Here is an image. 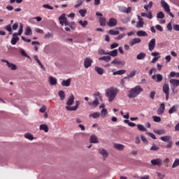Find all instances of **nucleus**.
<instances>
[{"label":"nucleus","mask_w":179,"mask_h":179,"mask_svg":"<svg viewBox=\"0 0 179 179\" xmlns=\"http://www.w3.org/2000/svg\"><path fill=\"white\" fill-rule=\"evenodd\" d=\"M150 163L152 166H157V167H162L163 166V160L160 158L152 159Z\"/></svg>","instance_id":"1a4fd4ad"},{"label":"nucleus","mask_w":179,"mask_h":179,"mask_svg":"<svg viewBox=\"0 0 179 179\" xmlns=\"http://www.w3.org/2000/svg\"><path fill=\"white\" fill-rule=\"evenodd\" d=\"M146 134L148 135V136H150L152 139H156V136H155V134H153V133L147 132Z\"/></svg>","instance_id":"774afa93"},{"label":"nucleus","mask_w":179,"mask_h":179,"mask_svg":"<svg viewBox=\"0 0 179 179\" xmlns=\"http://www.w3.org/2000/svg\"><path fill=\"white\" fill-rule=\"evenodd\" d=\"M155 134H157V135H164L166 134V130L165 129H160V130H154Z\"/></svg>","instance_id":"c9c22d12"},{"label":"nucleus","mask_w":179,"mask_h":179,"mask_svg":"<svg viewBox=\"0 0 179 179\" xmlns=\"http://www.w3.org/2000/svg\"><path fill=\"white\" fill-rule=\"evenodd\" d=\"M34 58L35 61H36L37 64H39L41 68H44V66H43V64L41 63V62H40V59H38V56L34 55Z\"/></svg>","instance_id":"37998d69"},{"label":"nucleus","mask_w":179,"mask_h":179,"mask_svg":"<svg viewBox=\"0 0 179 179\" xmlns=\"http://www.w3.org/2000/svg\"><path fill=\"white\" fill-rule=\"evenodd\" d=\"M100 115V112H94L89 115V118H93L94 120H95L96 118H99Z\"/></svg>","instance_id":"b1692460"},{"label":"nucleus","mask_w":179,"mask_h":179,"mask_svg":"<svg viewBox=\"0 0 179 179\" xmlns=\"http://www.w3.org/2000/svg\"><path fill=\"white\" fill-rule=\"evenodd\" d=\"M136 34L138 37H146L148 34L145 31H138L136 32Z\"/></svg>","instance_id":"2f4dec72"},{"label":"nucleus","mask_w":179,"mask_h":179,"mask_svg":"<svg viewBox=\"0 0 179 179\" xmlns=\"http://www.w3.org/2000/svg\"><path fill=\"white\" fill-rule=\"evenodd\" d=\"M83 3V0H78L77 3L74 6L75 8H79Z\"/></svg>","instance_id":"052dcab7"},{"label":"nucleus","mask_w":179,"mask_h":179,"mask_svg":"<svg viewBox=\"0 0 179 179\" xmlns=\"http://www.w3.org/2000/svg\"><path fill=\"white\" fill-rule=\"evenodd\" d=\"M125 34H120L118 36L115 37V40H122V38L125 36Z\"/></svg>","instance_id":"e2e57ef3"},{"label":"nucleus","mask_w":179,"mask_h":179,"mask_svg":"<svg viewBox=\"0 0 179 179\" xmlns=\"http://www.w3.org/2000/svg\"><path fill=\"white\" fill-rule=\"evenodd\" d=\"M120 12H122L123 13H131L132 12V8L131 7H121L120 8Z\"/></svg>","instance_id":"412c9836"},{"label":"nucleus","mask_w":179,"mask_h":179,"mask_svg":"<svg viewBox=\"0 0 179 179\" xmlns=\"http://www.w3.org/2000/svg\"><path fill=\"white\" fill-rule=\"evenodd\" d=\"M59 23L62 26H68L69 25V22H68V18H66V14L62 13L59 17Z\"/></svg>","instance_id":"0eeeda50"},{"label":"nucleus","mask_w":179,"mask_h":179,"mask_svg":"<svg viewBox=\"0 0 179 179\" xmlns=\"http://www.w3.org/2000/svg\"><path fill=\"white\" fill-rule=\"evenodd\" d=\"M137 19L138 21L137 22L136 27L137 29H142L143 26H145V21H143V18L140 15H137Z\"/></svg>","instance_id":"9d476101"},{"label":"nucleus","mask_w":179,"mask_h":179,"mask_svg":"<svg viewBox=\"0 0 179 179\" xmlns=\"http://www.w3.org/2000/svg\"><path fill=\"white\" fill-rule=\"evenodd\" d=\"M177 108H178V106H172L169 110V114H173V113H176V111H177Z\"/></svg>","instance_id":"e433bc0d"},{"label":"nucleus","mask_w":179,"mask_h":179,"mask_svg":"<svg viewBox=\"0 0 179 179\" xmlns=\"http://www.w3.org/2000/svg\"><path fill=\"white\" fill-rule=\"evenodd\" d=\"M58 95L60 98V100L63 101V100L65 99V92L60 90L58 92Z\"/></svg>","instance_id":"f704fd0d"},{"label":"nucleus","mask_w":179,"mask_h":179,"mask_svg":"<svg viewBox=\"0 0 179 179\" xmlns=\"http://www.w3.org/2000/svg\"><path fill=\"white\" fill-rule=\"evenodd\" d=\"M157 19H164V13L160 11L157 14Z\"/></svg>","instance_id":"3c124183"},{"label":"nucleus","mask_w":179,"mask_h":179,"mask_svg":"<svg viewBox=\"0 0 179 179\" xmlns=\"http://www.w3.org/2000/svg\"><path fill=\"white\" fill-rule=\"evenodd\" d=\"M108 55H110V57H117L118 55V50L117 49H115L113 50H111L110 52H108Z\"/></svg>","instance_id":"bb28decb"},{"label":"nucleus","mask_w":179,"mask_h":179,"mask_svg":"<svg viewBox=\"0 0 179 179\" xmlns=\"http://www.w3.org/2000/svg\"><path fill=\"white\" fill-rule=\"evenodd\" d=\"M161 5H162L164 12L168 13V15H169V16H171V17H174V15L173 13H171V10L170 9V6L169 5V3H167V2H166V1L162 0Z\"/></svg>","instance_id":"423d86ee"},{"label":"nucleus","mask_w":179,"mask_h":179,"mask_svg":"<svg viewBox=\"0 0 179 179\" xmlns=\"http://www.w3.org/2000/svg\"><path fill=\"white\" fill-rule=\"evenodd\" d=\"M155 28L157 29V30H158L159 31H163V27H162L160 24H157L155 26Z\"/></svg>","instance_id":"69168bd1"},{"label":"nucleus","mask_w":179,"mask_h":179,"mask_svg":"<svg viewBox=\"0 0 179 179\" xmlns=\"http://www.w3.org/2000/svg\"><path fill=\"white\" fill-rule=\"evenodd\" d=\"M20 52H21V55L23 57H26L27 58H30V57L29 55H27V54H26V52L24 51V50L23 49H20Z\"/></svg>","instance_id":"6e6d98bb"},{"label":"nucleus","mask_w":179,"mask_h":179,"mask_svg":"<svg viewBox=\"0 0 179 179\" xmlns=\"http://www.w3.org/2000/svg\"><path fill=\"white\" fill-rule=\"evenodd\" d=\"M156 47V39L152 38L148 43V50L149 51H153Z\"/></svg>","instance_id":"f8f14e48"},{"label":"nucleus","mask_w":179,"mask_h":179,"mask_svg":"<svg viewBox=\"0 0 179 179\" xmlns=\"http://www.w3.org/2000/svg\"><path fill=\"white\" fill-rule=\"evenodd\" d=\"M94 71L98 73V75H103V73H104V69L101 67L95 66Z\"/></svg>","instance_id":"a878e982"},{"label":"nucleus","mask_w":179,"mask_h":179,"mask_svg":"<svg viewBox=\"0 0 179 179\" xmlns=\"http://www.w3.org/2000/svg\"><path fill=\"white\" fill-rule=\"evenodd\" d=\"M99 22L101 26H106V17H100Z\"/></svg>","instance_id":"a18cd8bd"},{"label":"nucleus","mask_w":179,"mask_h":179,"mask_svg":"<svg viewBox=\"0 0 179 179\" xmlns=\"http://www.w3.org/2000/svg\"><path fill=\"white\" fill-rule=\"evenodd\" d=\"M118 43H113L110 45V48L111 50H114V48H117V47H118Z\"/></svg>","instance_id":"338daca9"},{"label":"nucleus","mask_w":179,"mask_h":179,"mask_svg":"<svg viewBox=\"0 0 179 179\" xmlns=\"http://www.w3.org/2000/svg\"><path fill=\"white\" fill-rule=\"evenodd\" d=\"M118 89L114 87H110L106 90V96L110 103L114 101L117 94H118Z\"/></svg>","instance_id":"f03ea898"},{"label":"nucleus","mask_w":179,"mask_h":179,"mask_svg":"<svg viewBox=\"0 0 179 179\" xmlns=\"http://www.w3.org/2000/svg\"><path fill=\"white\" fill-rule=\"evenodd\" d=\"M152 79H153V80H155V82H162V80H163V76L162 74H156V75H153L152 76Z\"/></svg>","instance_id":"2eb2a0df"},{"label":"nucleus","mask_w":179,"mask_h":179,"mask_svg":"<svg viewBox=\"0 0 179 179\" xmlns=\"http://www.w3.org/2000/svg\"><path fill=\"white\" fill-rule=\"evenodd\" d=\"M24 136L27 139H29V141H33V139H34V138L33 137V135H31V134L30 133H27L24 135Z\"/></svg>","instance_id":"09e8293b"},{"label":"nucleus","mask_w":179,"mask_h":179,"mask_svg":"<svg viewBox=\"0 0 179 179\" xmlns=\"http://www.w3.org/2000/svg\"><path fill=\"white\" fill-rule=\"evenodd\" d=\"M7 66H8L11 71H16V69H17V66L13 63L7 62Z\"/></svg>","instance_id":"cd10ccee"},{"label":"nucleus","mask_w":179,"mask_h":179,"mask_svg":"<svg viewBox=\"0 0 179 179\" xmlns=\"http://www.w3.org/2000/svg\"><path fill=\"white\" fill-rule=\"evenodd\" d=\"M169 83H170L171 86H172L173 87V90L174 91V89H176V87H178V86H179V80L171 79L169 80Z\"/></svg>","instance_id":"ddd939ff"},{"label":"nucleus","mask_w":179,"mask_h":179,"mask_svg":"<svg viewBox=\"0 0 179 179\" xmlns=\"http://www.w3.org/2000/svg\"><path fill=\"white\" fill-rule=\"evenodd\" d=\"M90 141L91 143H99V140L97 139V136L94 135L91 136Z\"/></svg>","instance_id":"72a5a7b5"},{"label":"nucleus","mask_w":179,"mask_h":179,"mask_svg":"<svg viewBox=\"0 0 179 179\" xmlns=\"http://www.w3.org/2000/svg\"><path fill=\"white\" fill-rule=\"evenodd\" d=\"M141 141H142V142H143V143H145V145H148V143H149V141H148L146 137H145V136L141 135Z\"/></svg>","instance_id":"5fc2aeb1"},{"label":"nucleus","mask_w":179,"mask_h":179,"mask_svg":"<svg viewBox=\"0 0 179 179\" xmlns=\"http://www.w3.org/2000/svg\"><path fill=\"white\" fill-rule=\"evenodd\" d=\"M99 61H104L105 62H110V61H111V57L103 56L99 58Z\"/></svg>","instance_id":"393cba45"},{"label":"nucleus","mask_w":179,"mask_h":179,"mask_svg":"<svg viewBox=\"0 0 179 179\" xmlns=\"http://www.w3.org/2000/svg\"><path fill=\"white\" fill-rule=\"evenodd\" d=\"M78 23L80 26H82L84 29L86 28V26H87L88 22L86 20H80L78 21Z\"/></svg>","instance_id":"ea45409f"},{"label":"nucleus","mask_w":179,"mask_h":179,"mask_svg":"<svg viewBox=\"0 0 179 179\" xmlns=\"http://www.w3.org/2000/svg\"><path fill=\"white\" fill-rule=\"evenodd\" d=\"M112 64H115V65H125V62H121L120 60H118V59H115L112 62Z\"/></svg>","instance_id":"7c9ffc66"},{"label":"nucleus","mask_w":179,"mask_h":179,"mask_svg":"<svg viewBox=\"0 0 179 179\" xmlns=\"http://www.w3.org/2000/svg\"><path fill=\"white\" fill-rule=\"evenodd\" d=\"M159 146H157L155 144H153L152 145V147L150 148V150H152V151H157V150H159Z\"/></svg>","instance_id":"4d7b16f0"},{"label":"nucleus","mask_w":179,"mask_h":179,"mask_svg":"<svg viewBox=\"0 0 179 179\" xmlns=\"http://www.w3.org/2000/svg\"><path fill=\"white\" fill-rule=\"evenodd\" d=\"M142 41L139 38H134L131 39L129 42V44L131 47H133V45H135V44H139Z\"/></svg>","instance_id":"a211bd4d"},{"label":"nucleus","mask_w":179,"mask_h":179,"mask_svg":"<svg viewBox=\"0 0 179 179\" xmlns=\"http://www.w3.org/2000/svg\"><path fill=\"white\" fill-rule=\"evenodd\" d=\"M152 120L155 122H160L162 121V118L159 116H152Z\"/></svg>","instance_id":"603ef678"},{"label":"nucleus","mask_w":179,"mask_h":179,"mask_svg":"<svg viewBox=\"0 0 179 179\" xmlns=\"http://www.w3.org/2000/svg\"><path fill=\"white\" fill-rule=\"evenodd\" d=\"M125 72H127L125 70H119L117 71H114L113 72V75H124V73H125Z\"/></svg>","instance_id":"49530a36"},{"label":"nucleus","mask_w":179,"mask_h":179,"mask_svg":"<svg viewBox=\"0 0 179 179\" xmlns=\"http://www.w3.org/2000/svg\"><path fill=\"white\" fill-rule=\"evenodd\" d=\"M43 8H45V9H49L50 10H52V9H54V7H52L48 4L43 5Z\"/></svg>","instance_id":"680f3d73"},{"label":"nucleus","mask_w":179,"mask_h":179,"mask_svg":"<svg viewBox=\"0 0 179 179\" xmlns=\"http://www.w3.org/2000/svg\"><path fill=\"white\" fill-rule=\"evenodd\" d=\"M94 97L95 99L94 101L92 103L89 102L88 104L92 107H97V106L100 104L99 100H101V94L100 92H95L94 94Z\"/></svg>","instance_id":"39448f33"},{"label":"nucleus","mask_w":179,"mask_h":179,"mask_svg":"<svg viewBox=\"0 0 179 179\" xmlns=\"http://www.w3.org/2000/svg\"><path fill=\"white\" fill-rule=\"evenodd\" d=\"M99 153L103 156L104 159L106 157H108V152L105 149L101 148L99 150Z\"/></svg>","instance_id":"4be33fe9"},{"label":"nucleus","mask_w":179,"mask_h":179,"mask_svg":"<svg viewBox=\"0 0 179 179\" xmlns=\"http://www.w3.org/2000/svg\"><path fill=\"white\" fill-rule=\"evenodd\" d=\"M142 17H148V19H152L153 18V15H152V12L149 11L148 13H141Z\"/></svg>","instance_id":"5701e85b"},{"label":"nucleus","mask_w":179,"mask_h":179,"mask_svg":"<svg viewBox=\"0 0 179 179\" xmlns=\"http://www.w3.org/2000/svg\"><path fill=\"white\" fill-rule=\"evenodd\" d=\"M79 13L82 17H85L87 13V10L86 9H81L79 10Z\"/></svg>","instance_id":"79ce46f5"},{"label":"nucleus","mask_w":179,"mask_h":179,"mask_svg":"<svg viewBox=\"0 0 179 179\" xmlns=\"http://www.w3.org/2000/svg\"><path fill=\"white\" fill-rule=\"evenodd\" d=\"M71 81H72L71 78H68L67 80H64L62 82V86H64V87H69V86H71Z\"/></svg>","instance_id":"aec40b11"},{"label":"nucleus","mask_w":179,"mask_h":179,"mask_svg":"<svg viewBox=\"0 0 179 179\" xmlns=\"http://www.w3.org/2000/svg\"><path fill=\"white\" fill-rule=\"evenodd\" d=\"M179 166V159H176L172 164V169H176Z\"/></svg>","instance_id":"a19ab883"},{"label":"nucleus","mask_w":179,"mask_h":179,"mask_svg":"<svg viewBox=\"0 0 179 179\" xmlns=\"http://www.w3.org/2000/svg\"><path fill=\"white\" fill-rule=\"evenodd\" d=\"M5 29L7 31H9V34H12V26H10V24L6 26Z\"/></svg>","instance_id":"bf43d9fd"},{"label":"nucleus","mask_w":179,"mask_h":179,"mask_svg":"<svg viewBox=\"0 0 179 179\" xmlns=\"http://www.w3.org/2000/svg\"><path fill=\"white\" fill-rule=\"evenodd\" d=\"M113 148L116 149V150H119L120 152H122V150H124L125 149V145L122 144H118V143H114L113 144Z\"/></svg>","instance_id":"f3484780"},{"label":"nucleus","mask_w":179,"mask_h":179,"mask_svg":"<svg viewBox=\"0 0 179 179\" xmlns=\"http://www.w3.org/2000/svg\"><path fill=\"white\" fill-rule=\"evenodd\" d=\"M98 54H99V55H108V52H106L104 50L100 49L98 51Z\"/></svg>","instance_id":"8fccbe9b"},{"label":"nucleus","mask_w":179,"mask_h":179,"mask_svg":"<svg viewBox=\"0 0 179 179\" xmlns=\"http://www.w3.org/2000/svg\"><path fill=\"white\" fill-rule=\"evenodd\" d=\"M164 110H166V106L164 105V103H161L157 110L158 115H162V114H164Z\"/></svg>","instance_id":"dca6fc26"},{"label":"nucleus","mask_w":179,"mask_h":179,"mask_svg":"<svg viewBox=\"0 0 179 179\" xmlns=\"http://www.w3.org/2000/svg\"><path fill=\"white\" fill-rule=\"evenodd\" d=\"M142 92H143V88L140 85H137L129 91L128 97L129 99H135V97H138Z\"/></svg>","instance_id":"7ed1b4c3"},{"label":"nucleus","mask_w":179,"mask_h":179,"mask_svg":"<svg viewBox=\"0 0 179 179\" xmlns=\"http://www.w3.org/2000/svg\"><path fill=\"white\" fill-rule=\"evenodd\" d=\"M137 128L138 131H141V132H145L146 131L145 126L142 124H137Z\"/></svg>","instance_id":"c03bdc74"},{"label":"nucleus","mask_w":179,"mask_h":179,"mask_svg":"<svg viewBox=\"0 0 179 179\" xmlns=\"http://www.w3.org/2000/svg\"><path fill=\"white\" fill-rule=\"evenodd\" d=\"M101 116L102 117V118H106V115H107V114H108V112L107 111V110L106 108H103L101 110Z\"/></svg>","instance_id":"4c0bfd02"},{"label":"nucleus","mask_w":179,"mask_h":179,"mask_svg":"<svg viewBox=\"0 0 179 179\" xmlns=\"http://www.w3.org/2000/svg\"><path fill=\"white\" fill-rule=\"evenodd\" d=\"M162 142H169L171 140V137L170 136H164L159 138Z\"/></svg>","instance_id":"473e14b6"},{"label":"nucleus","mask_w":179,"mask_h":179,"mask_svg":"<svg viewBox=\"0 0 179 179\" xmlns=\"http://www.w3.org/2000/svg\"><path fill=\"white\" fill-rule=\"evenodd\" d=\"M117 19L110 18L109 19V21L107 22V25L109 26V27H115V26H117Z\"/></svg>","instance_id":"4468645a"},{"label":"nucleus","mask_w":179,"mask_h":179,"mask_svg":"<svg viewBox=\"0 0 179 179\" xmlns=\"http://www.w3.org/2000/svg\"><path fill=\"white\" fill-rule=\"evenodd\" d=\"M22 33H23V24L20 23L18 33H14L13 34V38L11 39L12 45H16V43L19 41V36H22Z\"/></svg>","instance_id":"20e7f679"},{"label":"nucleus","mask_w":179,"mask_h":179,"mask_svg":"<svg viewBox=\"0 0 179 179\" xmlns=\"http://www.w3.org/2000/svg\"><path fill=\"white\" fill-rule=\"evenodd\" d=\"M108 34H110L112 36H118V34H120V31L110 29L108 31Z\"/></svg>","instance_id":"58836bf2"},{"label":"nucleus","mask_w":179,"mask_h":179,"mask_svg":"<svg viewBox=\"0 0 179 179\" xmlns=\"http://www.w3.org/2000/svg\"><path fill=\"white\" fill-rule=\"evenodd\" d=\"M39 129L40 131H44V132H48L49 131L48 126H47V124H41L39 126Z\"/></svg>","instance_id":"c756f323"},{"label":"nucleus","mask_w":179,"mask_h":179,"mask_svg":"<svg viewBox=\"0 0 179 179\" xmlns=\"http://www.w3.org/2000/svg\"><path fill=\"white\" fill-rule=\"evenodd\" d=\"M155 96H156V92L152 91L150 94V97L152 100H155Z\"/></svg>","instance_id":"0e129e2a"},{"label":"nucleus","mask_w":179,"mask_h":179,"mask_svg":"<svg viewBox=\"0 0 179 179\" xmlns=\"http://www.w3.org/2000/svg\"><path fill=\"white\" fill-rule=\"evenodd\" d=\"M163 92L166 95V101L169 100V98L170 97V86L169 84H164L162 87Z\"/></svg>","instance_id":"6e6552de"},{"label":"nucleus","mask_w":179,"mask_h":179,"mask_svg":"<svg viewBox=\"0 0 179 179\" xmlns=\"http://www.w3.org/2000/svg\"><path fill=\"white\" fill-rule=\"evenodd\" d=\"M73 103H75V96L71 94L66 103V110H67V111H76V110L79 108V106H80V101H76V106H71L73 105Z\"/></svg>","instance_id":"f257e3e1"},{"label":"nucleus","mask_w":179,"mask_h":179,"mask_svg":"<svg viewBox=\"0 0 179 179\" xmlns=\"http://www.w3.org/2000/svg\"><path fill=\"white\" fill-rule=\"evenodd\" d=\"M48 80H49L50 85L51 86H55L57 83V78H54L53 76H50L48 77Z\"/></svg>","instance_id":"6ab92c4d"},{"label":"nucleus","mask_w":179,"mask_h":179,"mask_svg":"<svg viewBox=\"0 0 179 179\" xmlns=\"http://www.w3.org/2000/svg\"><path fill=\"white\" fill-rule=\"evenodd\" d=\"M25 36H31L33 34V31H31V27L29 26L27 27L25 31H24Z\"/></svg>","instance_id":"c85d7f7f"},{"label":"nucleus","mask_w":179,"mask_h":179,"mask_svg":"<svg viewBox=\"0 0 179 179\" xmlns=\"http://www.w3.org/2000/svg\"><path fill=\"white\" fill-rule=\"evenodd\" d=\"M92 64H93V59H92L90 57H86L84 59V67L87 69L90 68L92 66Z\"/></svg>","instance_id":"9b49d317"},{"label":"nucleus","mask_w":179,"mask_h":179,"mask_svg":"<svg viewBox=\"0 0 179 179\" xmlns=\"http://www.w3.org/2000/svg\"><path fill=\"white\" fill-rule=\"evenodd\" d=\"M135 75H136V71L134 70L129 73L128 78H134Z\"/></svg>","instance_id":"13d9d810"},{"label":"nucleus","mask_w":179,"mask_h":179,"mask_svg":"<svg viewBox=\"0 0 179 179\" xmlns=\"http://www.w3.org/2000/svg\"><path fill=\"white\" fill-rule=\"evenodd\" d=\"M54 37V34L52 33L48 32L44 36V38H52Z\"/></svg>","instance_id":"864d4df0"},{"label":"nucleus","mask_w":179,"mask_h":179,"mask_svg":"<svg viewBox=\"0 0 179 179\" xmlns=\"http://www.w3.org/2000/svg\"><path fill=\"white\" fill-rule=\"evenodd\" d=\"M145 57L146 55L145 53L141 52L137 55L136 58L137 59H143V58H145Z\"/></svg>","instance_id":"de8ad7c7"}]
</instances>
